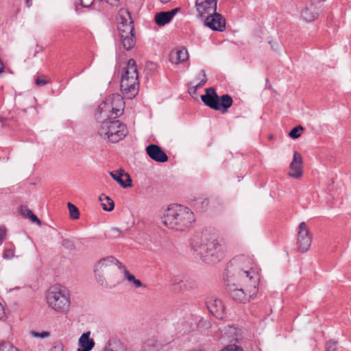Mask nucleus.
<instances>
[{"label":"nucleus","mask_w":351,"mask_h":351,"mask_svg":"<svg viewBox=\"0 0 351 351\" xmlns=\"http://www.w3.org/2000/svg\"><path fill=\"white\" fill-rule=\"evenodd\" d=\"M193 250L206 263H213L219 261L222 255V247L215 234L208 232L196 235L191 241Z\"/></svg>","instance_id":"f257e3e1"},{"label":"nucleus","mask_w":351,"mask_h":351,"mask_svg":"<svg viewBox=\"0 0 351 351\" xmlns=\"http://www.w3.org/2000/svg\"><path fill=\"white\" fill-rule=\"evenodd\" d=\"M240 273V285H237L236 282H226V289L233 300L245 304L254 299L258 293L259 274L250 276L246 272Z\"/></svg>","instance_id":"f03ea898"},{"label":"nucleus","mask_w":351,"mask_h":351,"mask_svg":"<svg viewBox=\"0 0 351 351\" xmlns=\"http://www.w3.org/2000/svg\"><path fill=\"white\" fill-rule=\"evenodd\" d=\"M161 220L170 229L184 231L192 226L195 216L189 208L173 204L165 210Z\"/></svg>","instance_id":"7ed1b4c3"},{"label":"nucleus","mask_w":351,"mask_h":351,"mask_svg":"<svg viewBox=\"0 0 351 351\" xmlns=\"http://www.w3.org/2000/svg\"><path fill=\"white\" fill-rule=\"evenodd\" d=\"M97 121L100 123L98 134L108 142L118 143L128 134L126 125L117 119L102 118Z\"/></svg>","instance_id":"20e7f679"},{"label":"nucleus","mask_w":351,"mask_h":351,"mask_svg":"<svg viewBox=\"0 0 351 351\" xmlns=\"http://www.w3.org/2000/svg\"><path fill=\"white\" fill-rule=\"evenodd\" d=\"M120 88L122 93L129 99L134 97L138 92V73L134 59L129 60L123 69Z\"/></svg>","instance_id":"39448f33"},{"label":"nucleus","mask_w":351,"mask_h":351,"mask_svg":"<svg viewBox=\"0 0 351 351\" xmlns=\"http://www.w3.org/2000/svg\"><path fill=\"white\" fill-rule=\"evenodd\" d=\"M117 29L123 47L127 50L133 48L136 43L133 21L127 10L121 9L119 12Z\"/></svg>","instance_id":"423d86ee"},{"label":"nucleus","mask_w":351,"mask_h":351,"mask_svg":"<svg viewBox=\"0 0 351 351\" xmlns=\"http://www.w3.org/2000/svg\"><path fill=\"white\" fill-rule=\"evenodd\" d=\"M251 260L247 256L241 255L233 258L226 268V282H241L240 272H246L252 276L258 274L254 269L250 267Z\"/></svg>","instance_id":"0eeeda50"},{"label":"nucleus","mask_w":351,"mask_h":351,"mask_svg":"<svg viewBox=\"0 0 351 351\" xmlns=\"http://www.w3.org/2000/svg\"><path fill=\"white\" fill-rule=\"evenodd\" d=\"M124 106L125 102L123 97L119 95H114L99 105L95 118L96 119H117L123 114Z\"/></svg>","instance_id":"6e6552de"},{"label":"nucleus","mask_w":351,"mask_h":351,"mask_svg":"<svg viewBox=\"0 0 351 351\" xmlns=\"http://www.w3.org/2000/svg\"><path fill=\"white\" fill-rule=\"evenodd\" d=\"M48 306L58 313H66L70 307V295L68 291L60 286L51 287L46 295Z\"/></svg>","instance_id":"1a4fd4ad"},{"label":"nucleus","mask_w":351,"mask_h":351,"mask_svg":"<svg viewBox=\"0 0 351 351\" xmlns=\"http://www.w3.org/2000/svg\"><path fill=\"white\" fill-rule=\"evenodd\" d=\"M298 230L297 245L298 250L304 253L308 250L311 245L312 236L305 222L299 224Z\"/></svg>","instance_id":"9d476101"},{"label":"nucleus","mask_w":351,"mask_h":351,"mask_svg":"<svg viewBox=\"0 0 351 351\" xmlns=\"http://www.w3.org/2000/svg\"><path fill=\"white\" fill-rule=\"evenodd\" d=\"M205 25L213 31L223 32L226 29V20L219 13L214 12L206 16Z\"/></svg>","instance_id":"9b49d317"},{"label":"nucleus","mask_w":351,"mask_h":351,"mask_svg":"<svg viewBox=\"0 0 351 351\" xmlns=\"http://www.w3.org/2000/svg\"><path fill=\"white\" fill-rule=\"evenodd\" d=\"M195 5L199 14L206 16L216 11L217 0H196Z\"/></svg>","instance_id":"f8f14e48"},{"label":"nucleus","mask_w":351,"mask_h":351,"mask_svg":"<svg viewBox=\"0 0 351 351\" xmlns=\"http://www.w3.org/2000/svg\"><path fill=\"white\" fill-rule=\"evenodd\" d=\"M201 99L206 106L211 109L219 110V97L214 88H206V94L202 95Z\"/></svg>","instance_id":"ddd939ff"},{"label":"nucleus","mask_w":351,"mask_h":351,"mask_svg":"<svg viewBox=\"0 0 351 351\" xmlns=\"http://www.w3.org/2000/svg\"><path fill=\"white\" fill-rule=\"evenodd\" d=\"M148 156L158 162H165L168 160V156L160 147L155 144H150L146 147Z\"/></svg>","instance_id":"4468645a"},{"label":"nucleus","mask_w":351,"mask_h":351,"mask_svg":"<svg viewBox=\"0 0 351 351\" xmlns=\"http://www.w3.org/2000/svg\"><path fill=\"white\" fill-rule=\"evenodd\" d=\"M290 170L289 176L294 178H299L302 175V155L297 151L293 153V160L290 164Z\"/></svg>","instance_id":"2eb2a0df"},{"label":"nucleus","mask_w":351,"mask_h":351,"mask_svg":"<svg viewBox=\"0 0 351 351\" xmlns=\"http://www.w3.org/2000/svg\"><path fill=\"white\" fill-rule=\"evenodd\" d=\"M206 306L214 316L219 319L223 318L225 315V306L221 300L211 298L206 301Z\"/></svg>","instance_id":"dca6fc26"},{"label":"nucleus","mask_w":351,"mask_h":351,"mask_svg":"<svg viewBox=\"0 0 351 351\" xmlns=\"http://www.w3.org/2000/svg\"><path fill=\"white\" fill-rule=\"evenodd\" d=\"M117 265L119 269L122 268V263L114 256H107L100 259L96 266L95 271L104 272L105 269L110 266Z\"/></svg>","instance_id":"f3484780"},{"label":"nucleus","mask_w":351,"mask_h":351,"mask_svg":"<svg viewBox=\"0 0 351 351\" xmlns=\"http://www.w3.org/2000/svg\"><path fill=\"white\" fill-rule=\"evenodd\" d=\"M180 8H177L168 12H161L155 16V22L159 26H164L169 23L175 14L179 11Z\"/></svg>","instance_id":"a211bd4d"},{"label":"nucleus","mask_w":351,"mask_h":351,"mask_svg":"<svg viewBox=\"0 0 351 351\" xmlns=\"http://www.w3.org/2000/svg\"><path fill=\"white\" fill-rule=\"evenodd\" d=\"M110 175L122 187L127 188L132 186V179L128 173H124L122 170L116 172H110Z\"/></svg>","instance_id":"6ab92c4d"},{"label":"nucleus","mask_w":351,"mask_h":351,"mask_svg":"<svg viewBox=\"0 0 351 351\" xmlns=\"http://www.w3.org/2000/svg\"><path fill=\"white\" fill-rule=\"evenodd\" d=\"M90 332L83 333L78 340L80 348L77 351H90L95 346V341L90 338Z\"/></svg>","instance_id":"aec40b11"},{"label":"nucleus","mask_w":351,"mask_h":351,"mask_svg":"<svg viewBox=\"0 0 351 351\" xmlns=\"http://www.w3.org/2000/svg\"><path fill=\"white\" fill-rule=\"evenodd\" d=\"M319 12L314 3H309L301 12L302 18L308 22L314 21L318 16Z\"/></svg>","instance_id":"412c9836"},{"label":"nucleus","mask_w":351,"mask_h":351,"mask_svg":"<svg viewBox=\"0 0 351 351\" xmlns=\"http://www.w3.org/2000/svg\"><path fill=\"white\" fill-rule=\"evenodd\" d=\"M102 351H128L125 345L117 339L110 340Z\"/></svg>","instance_id":"4be33fe9"},{"label":"nucleus","mask_w":351,"mask_h":351,"mask_svg":"<svg viewBox=\"0 0 351 351\" xmlns=\"http://www.w3.org/2000/svg\"><path fill=\"white\" fill-rule=\"evenodd\" d=\"M173 285L176 286H179V288H176V289H179L180 290L183 289H193L196 287V283L193 280L191 279H179L176 278L173 282Z\"/></svg>","instance_id":"5701e85b"},{"label":"nucleus","mask_w":351,"mask_h":351,"mask_svg":"<svg viewBox=\"0 0 351 351\" xmlns=\"http://www.w3.org/2000/svg\"><path fill=\"white\" fill-rule=\"evenodd\" d=\"M176 56V60H173V54L172 53L171 55V58L172 60V62H173L176 64L182 63L189 58V53L186 49H182L177 50L175 53Z\"/></svg>","instance_id":"b1692460"},{"label":"nucleus","mask_w":351,"mask_h":351,"mask_svg":"<svg viewBox=\"0 0 351 351\" xmlns=\"http://www.w3.org/2000/svg\"><path fill=\"white\" fill-rule=\"evenodd\" d=\"M21 214L25 218H28L32 222L36 223L38 225H41V221L33 213V212L26 207L21 208Z\"/></svg>","instance_id":"393cba45"},{"label":"nucleus","mask_w":351,"mask_h":351,"mask_svg":"<svg viewBox=\"0 0 351 351\" xmlns=\"http://www.w3.org/2000/svg\"><path fill=\"white\" fill-rule=\"evenodd\" d=\"M99 199L101 202V207L104 210L111 211L113 210L114 207V202L108 196H99Z\"/></svg>","instance_id":"a878e982"},{"label":"nucleus","mask_w":351,"mask_h":351,"mask_svg":"<svg viewBox=\"0 0 351 351\" xmlns=\"http://www.w3.org/2000/svg\"><path fill=\"white\" fill-rule=\"evenodd\" d=\"M232 98L228 94L223 95L221 98H219V110L223 108L225 111L227 110L232 105Z\"/></svg>","instance_id":"bb28decb"},{"label":"nucleus","mask_w":351,"mask_h":351,"mask_svg":"<svg viewBox=\"0 0 351 351\" xmlns=\"http://www.w3.org/2000/svg\"><path fill=\"white\" fill-rule=\"evenodd\" d=\"M67 206H68V208L69 210L71 218H72L73 219H78L80 217V213H79L78 208L75 205L71 204V202H69Z\"/></svg>","instance_id":"cd10ccee"},{"label":"nucleus","mask_w":351,"mask_h":351,"mask_svg":"<svg viewBox=\"0 0 351 351\" xmlns=\"http://www.w3.org/2000/svg\"><path fill=\"white\" fill-rule=\"evenodd\" d=\"M202 77V79L200 80V82L196 84L195 86H193V90H194V92L196 91V90L202 86L203 85H204V84L207 81V78H206V72L204 70H202L199 75H198V79H200Z\"/></svg>","instance_id":"c85d7f7f"},{"label":"nucleus","mask_w":351,"mask_h":351,"mask_svg":"<svg viewBox=\"0 0 351 351\" xmlns=\"http://www.w3.org/2000/svg\"><path fill=\"white\" fill-rule=\"evenodd\" d=\"M95 273L97 282L103 287H107L108 283L103 275L104 272H99L95 270Z\"/></svg>","instance_id":"c756f323"},{"label":"nucleus","mask_w":351,"mask_h":351,"mask_svg":"<svg viewBox=\"0 0 351 351\" xmlns=\"http://www.w3.org/2000/svg\"><path fill=\"white\" fill-rule=\"evenodd\" d=\"M303 130V128L302 126L295 127L293 130L289 132V136L293 139L298 138L301 135V132Z\"/></svg>","instance_id":"7c9ffc66"},{"label":"nucleus","mask_w":351,"mask_h":351,"mask_svg":"<svg viewBox=\"0 0 351 351\" xmlns=\"http://www.w3.org/2000/svg\"><path fill=\"white\" fill-rule=\"evenodd\" d=\"M337 341L330 339L326 343V351H335L337 349Z\"/></svg>","instance_id":"2f4dec72"},{"label":"nucleus","mask_w":351,"mask_h":351,"mask_svg":"<svg viewBox=\"0 0 351 351\" xmlns=\"http://www.w3.org/2000/svg\"><path fill=\"white\" fill-rule=\"evenodd\" d=\"M49 82V80H47L45 76L43 75L42 77H38L36 80H35V84L37 86H39V87H41V86H44L45 85H46L47 83Z\"/></svg>","instance_id":"473e14b6"},{"label":"nucleus","mask_w":351,"mask_h":351,"mask_svg":"<svg viewBox=\"0 0 351 351\" xmlns=\"http://www.w3.org/2000/svg\"><path fill=\"white\" fill-rule=\"evenodd\" d=\"M123 272L124 274L125 278L127 279L129 282H133L136 279L134 276L131 274L126 268L122 265Z\"/></svg>","instance_id":"72a5a7b5"},{"label":"nucleus","mask_w":351,"mask_h":351,"mask_svg":"<svg viewBox=\"0 0 351 351\" xmlns=\"http://www.w3.org/2000/svg\"><path fill=\"white\" fill-rule=\"evenodd\" d=\"M32 335L35 337H40V338H45L48 337L50 335V333L49 332L45 331L42 332H38L35 331H32L31 332Z\"/></svg>","instance_id":"f704fd0d"},{"label":"nucleus","mask_w":351,"mask_h":351,"mask_svg":"<svg viewBox=\"0 0 351 351\" xmlns=\"http://www.w3.org/2000/svg\"><path fill=\"white\" fill-rule=\"evenodd\" d=\"M221 351H243L242 349L237 345H230Z\"/></svg>","instance_id":"c9c22d12"},{"label":"nucleus","mask_w":351,"mask_h":351,"mask_svg":"<svg viewBox=\"0 0 351 351\" xmlns=\"http://www.w3.org/2000/svg\"><path fill=\"white\" fill-rule=\"evenodd\" d=\"M62 245L70 250H73L75 248V245L73 241L69 240V239H64L63 240Z\"/></svg>","instance_id":"e433bc0d"},{"label":"nucleus","mask_w":351,"mask_h":351,"mask_svg":"<svg viewBox=\"0 0 351 351\" xmlns=\"http://www.w3.org/2000/svg\"><path fill=\"white\" fill-rule=\"evenodd\" d=\"M0 351H20L18 348L10 346V345H5L3 346L1 348H0Z\"/></svg>","instance_id":"4c0bfd02"},{"label":"nucleus","mask_w":351,"mask_h":351,"mask_svg":"<svg viewBox=\"0 0 351 351\" xmlns=\"http://www.w3.org/2000/svg\"><path fill=\"white\" fill-rule=\"evenodd\" d=\"M269 45H271V49L275 51H279L280 49V45L278 42H274L272 40L269 41Z\"/></svg>","instance_id":"58836bf2"},{"label":"nucleus","mask_w":351,"mask_h":351,"mask_svg":"<svg viewBox=\"0 0 351 351\" xmlns=\"http://www.w3.org/2000/svg\"><path fill=\"white\" fill-rule=\"evenodd\" d=\"M94 0H80L82 6L88 8L93 3Z\"/></svg>","instance_id":"ea45409f"},{"label":"nucleus","mask_w":351,"mask_h":351,"mask_svg":"<svg viewBox=\"0 0 351 351\" xmlns=\"http://www.w3.org/2000/svg\"><path fill=\"white\" fill-rule=\"evenodd\" d=\"M5 231L3 229H0V245L3 243L5 238Z\"/></svg>","instance_id":"a19ab883"},{"label":"nucleus","mask_w":351,"mask_h":351,"mask_svg":"<svg viewBox=\"0 0 351 351\" xmlns=\"http://www.w3.org/2000/svg\"><path fill=\"white\" fill-rule=\"evenodd\" d=\"M5 317V310L2 304L0 303V320L3 319Z\"/></svg>","instance_id":"79ce46f5"},{"label":"nucleus","mask_w":351,"mask_h":351,"mask_svg":"<svg viewBox=\"0 0 351 351\" xmlns=\"http://www.w3.org/2000/svg\"><path fill=\"white\" fill-rule=\"evenodd\" d=\"M132 283H133V284L135 285V287H137V288H138V287H145V286L143 285V283L141 282V280H137V279H135Z\"/></svg>","instance_id":"37998d69"},{"label":"nucleus","mask_w":351,"mask_h":351,"mask_svg":"<svg viewBox=\"0 0 351 351\" xmlns=\"http://www.w3.org/2000/svg\"><path fill=\"white\" fill-rule=\"evenodd\" d=\"M42 51V47H39L38 45H36L35 51H34V54L32 56L33 58L35 57L36 56V54L38 53H39L40 51Z\"/></svg>","instance_id":"c03bdc74"},{"label":"nucleus","mask_w":351,"mask_h":351,"mask_svg":"<svg viewBox=\"0 0 351 351\" xmlns=\"http://www.w3.org/2000/svg\"><path fill=\"white\" fill-rule=\"evenodd\" d=\"M3 69H4L3 63L2 60L0 59V74L1 73H3Z\"/></svg>","instance_id":"a18cd8bd"},{"label":"nucleus","mask_w":351,"mask_h":351,"mask_svg":"<svg viewBox=\"0 0 351 351\" xmlns=\"http://www.w3.org/2000/svg\"><path fill=\"white\" fill-rule=\"evenodd\" d=\"M27 7L29 8L32 5V0H25Z\"/></svg>","instance_id":"49530a36"},{"label":"nucleus","mask_w":351,"mask_h":351,"mask_svg":"<svg viewBox=\"0 0 351 351\" xmlns=\"http://www.w3.org/2000/svg\"><path fill=\"white\" fill-rule=\"evenodd\" d=\"M159 1H160L161 3H167V2L170 1L171 0H159Z\"/></svg>","instance_id":"de8ad7c7"},{"label":"nucleus","mask_w":351,"mask_h":351,"mask_svg":"<svg viewBox=\"0 0 351 351\" xmlns=\"http://www.w3.org/2000/svg\"><path fill=\"white\" fill-rule=\"evenodd\" d=\"M8 251H5L4 254L5 257H10V255L8 254Z\"/></svg>","instance_id":"09e8293b"},{"label":"nucleus","mask_w":351,"mask_h":351,"mask_svg":"<svg viewBox=\"0 0 351 351\" xmlns=\"http://www.w3.org/2000/svg\"><path fill=\"white\" fill-rule=\"evenodd\" d=\"M8 254L10 255V257H11L12 256V252L10 250H9Z\"/></svg>","instance_id":"8fccbe9b"},{"label":"nucleus","mask_w":351,"mask_h":351,"mask_svg":"<svg viewBox=\"0 0 351 351\" xmlns=\"http://www.w3.org/2000/svg\"><path fill=\"white\" fill-rule=\"evenodd\" d=\"M5 345H9L8 343H3L1 345H0V348H1L3 346H5Z\"/></svg>","instance_id":"3c124183"},{"label":"nucleus","mask_w":351,"mask_h":351,"mask_svg":"<svg viewBox=\"0 0 351 351\" xmlns=\"http://www.w3.org/2000/svg\"><path fill=\"white\" fill-rule=\"evenodd\" d=\"M113 230L115 231V232H119V231L118 228H114Z\"/></svg>","instance_id":"603ef678"}]
</instances>
